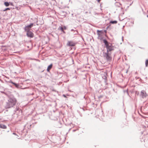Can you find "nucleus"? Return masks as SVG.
Masks as SVG:
<instances>
[{"mask_svg": "<svg viewBox=\"0 0 148 148\" xmlns=\"http://www.w3.org/2000/svg\"><path fill=\"white\" fill-rule=\"evenodd\" d=\"M16 102V99L13 96H10L9 97L8 101L6 103L5 107L6 108H10L13 107Z\"/></svg>", "mask_w": 148, "mask_h": 148, "instance_id": "nucleus-1", "label": "nucleus"}, {"mask_svg": "<svg viewBox=\"0 0 148 148\" xmlns=\"http://www.w3.org/2000/svg\"><path fill=\"white\" fill-rule=\"evenodd\" d=\"M111 54V52H108L107 51L106 52H103V57L108 61H110L112 60Z\"/></svg>", "mask_w": 148, "mask_h": 148, "instance_id": "nucleus-2", "label": "nucleus"}, {"mask_svg": "<svg viewBox=\"0 0 148 148\" xmlns=\"http://www.w3.org/2000/svg\"><path fill=\"white\" fill-rule=\"evenodd\" d=\"M107 51L108 52H111V51L114 50V47L112 45V44L110 43L109 45H107L106 46Z\"/></svg>", "mask_w": 148, "mask_h": 148, "instance_id": "nucleus-3", "label": "nucleus"}, {"mask_svg": "<svg viewBox=\"0 0 148 148\" xmlns=\"http://www.w3.org/2000/svg\"><path fill=\"white\" fill-rule=\"evenodd\" d=\"M147 96L146 92L144 90H142L140 92V96L143 98Z\"/></svg>", "mask_w": 148, "mask_h": 148, "instance_id": "nucleus-4", "label": "nucleus"}, {"mask_svg": "<svg viewBox=\"0 0 148 148\" xmlns=\"http://www.w3.org/2000/svg\"><path fill=\"white\" fill-rule=\"evenodd\" d=\"M27 31V35L28 37L32 38L33 37L34 34L33 33L29 30L26 31Z\"/></svg>", "mask_w": 148, "mask_h": 148, "instance_id": "nucleus-5", "label": "nucleus"}, {"mask_svg": "<svg viewBox=\"0 0 148 148\" xmlns=\"http://www.w3.org/2000/svg\"><path fill=\"white\" fill-rule=\"evenodd\" d=\"M33 25V23H31L29 25H27L25 26V31L29 30L30 28H32Z\"/></svg>", "mask_w": 148, "mask_h": 148, "instance_id": "nucleus-6", "label": "nucleus"}, {"mask_svg": "<svg viewBox=\"0 0 148 148\" xmlns=\"http://www.w3.org/2000/svg\"><path fill=\"white\" fill-rule=\"evenodd\" d=\"M97 34L99 36V37L101 38L103 34V32L101 30L100 31L99 30H97Z\"/></svg>", "mask_w": 148, "mask_h": 148, "instance_id": "nucleus-7", "label": "nucleus"}, {"mask_svg": "<svg viewBox=\"0 0 148 148\" xmlns=\"http://www.w3.org/2000/svg\"><path fill=\"white\" fill-rule=\"evenodd\" d=\"M67 45L69 46H73L75 45V43L72 41H69Z\"/></svg>", "mask_w": 148, "mask_h": 148, "instance_id": "nucleus-8", "label": "nucleus"}, {"mask_svg": "<svg viewBox=\"0 0 148 148\" xmlns=\"http://www.w3.org/2000/svg\"><path fill=\"white\" fill-rule=\"evenodd\" d=\"M52 64H51L49 65L47 67V71L49 72V71L52 68Z\"/></svg>", "mask_w": 148, "mask_h": 148, "instance_id": "nucleus-9", "label": "nucleus"}, {"mask_svg": "<svg viewBox=\"0 0 148 148\" xmlns=\"http://www.w3.org/2000/svg\"><path fill=\"white\" fill-rule=\"evenodd\" d=\"M103 41L105 45H106V46L107 45H109L110 44V43L108 42L107 40L106 39L103 40Z\"/></svg>", "mask_w": 148, "mask_h": 148, "instance_id": "nucleus-10", "label": "nucleus"}, {"mask_svg": "<svg viewBox=\"0 0 148 148\" xmlns=\"http://www.w3.org/2000/svg\"><path fill=\"white\" fill-rule=\"evenodd\" d=\"M0 127L3 129H6V126L5 125L1 124L0 125Z\"/></svg>", "mask_w": 148, "mask_h": 148, "instance_id": "nucleus-11", "label": "nucleus"}, {"mask_svg": "<svg viewBox=\"0 0 148 148\" xmlns=\"http://www.w3.org/2000/svg\"><path fill=\"white\" fill-rule=\"evenodd\" d=\"M115 5L116 6L120 7L121 4L119 3L116 2L115 3Z\"/></svg>", "mask_w": 148, "mask_h": 148, "instance_id": "nucleus-12", "label": "nucleus"}, {"mask_svg": "<svg viewBox=\"0 0 148 148\" xmlns=\"http://www.w3.org/2000/svg\"><path fill=\"white\" fill-rule=\"evenodd\" d=\"M117 22L116 21H111L110 22V23H111L112 24H116L117 23Z\"/></svg>", "mask_w": 148, "mask_h": 148, "instance_id": "nucleus-13", "label": "nucleus"}, {"mask_svg": "<svg viewBox=\"0 0 148 148\" xmlns=\"http://www.w3.org/2000/svg\"><path fill=\"white\" fill-rule=\"evenodd\" d=\"M12 84H13L17 88L18 87L19 85L18 84H16L15 83L12 82Z\"/></svg>", "mask_w": 148, "mask_h": 148, "instance_id": "nucleus-14", "label": "nucleus"}, {"mask_svg": "<svg viewBox=\"0 0 148 148\" xmlns=\"http://www.w3.org/2000/svg\"><path fill=\"white\" fill-rule=\"evenodd\" d=\"M4 4L6 6H8L9 5V3L7 2L4 3Z\"/></svg>", "mask_w": 148, "mask_h": 148, "instance_id": "nucleus-15", "label": "nucleus"}, {"mask_svg": "<svg viewBox=\"0 0 148 148\" xmlns=\"http://www.w3.org/2000/svg\"><path fill=\"white\" fill-rule=\"evenodd\" d=\"M145 65L146 67L148 66V60H146L145 62Z\"/></svg>", "mask_w": 148, "mask_h": 148, "instance_id": "nucleus-16", "label": "nucleus"}, {"mask_svg": "<svg viewBox=\"0 0 148 148\" xmlns=\"http://www.w3.org/2000/svg\"><path fill=\"white\" fill-rule=\"evenodd\" d=\"M60 29L62 31V32H63L64 33V32L63 30V28L62 27H60Z\"/></svg>", "mask_w": 148, "mask_h": 148, "instance_id": "nucleus-17", "label": "nucleus"}, {"mask_svg": "<svg viewBox=\"0 0 148 148\" xmlns=\"http://www.w3.org/2000/svg\"><path fill=\"white\" fill-rule=\"evenodd\" d=\"M10 10V8H5V9H4L3 10V11H6L8 10Z\"/></svg>", "mask_w": 148, "mask_h": 148, "instance_id": "nucleus-18", "label": "nucleus"}, {"mask_svg": "<svg viewBox=\"0 0 148 148\" xmlns=\"http://www.w3.org/2000/svg\"><path fill=\"white\" fill-rule=\"evenodd\" d=\"M10 82L12 83V82H13L11 80H10V81L8 82Z\"/></svg>", "mask_w": 148, "mask_h": 148, "instance_id": "nucleus-19", "label": "nucleus"}, {"mask_svg": "<svg viewBox=\"0 0 148 148\" xmlns=\"http://www.w3.org/2000/svg\"><path fill=\"white\" fill-rule=\"evenodd\" d=\"M97 1L98 2H99L100 1V0H97Z\"/></svg>", "mask_w": 148, "mask_h": 148, "instance_id": "nucleus-20", "label": "nucleus"}, {"mask_svg": "<svg viewBox=\"0 0 148 148\" xmlns=\"http://www.w3.org/2000/svg\"><path fill=\"white\" fill-rule=\"evenodd\" d=\"M104 32L105 33H106V30H104Z\"/></svg>", "mask_w": 148, "mask_h": 148, "instance_id": "nucleus-21", "label": "nucleus"}, {"mask_svg": "<svg viewBox=\"0 0 148 148\" xmlns=\"http://www.w3.org/2000/svg\"><path fill=\"white\" fill-rule=\"evenodd\" d=\"M18 108H17V107L16 108V110H18Z\"/></svg>", "mask_w": 148, "mask_h": 148, "instance_id": "nucleus-22", "label": "nucleus"}, {"mask_svg": "<svg viewBox=\"0 0 148 148\" xmlns=\"http://www.w3.org/2000/svg\"><path fill=\"white\" fill-rule=\"evenodd\" d=\"M63 96L64 97H66V96H65V95H63Z\"/></svg>", "mask_w": 148, "mask_h": 148, "instance_id": "nucleus-23", "label": "nucleus"}, {"mask_svg": "<svg viewBox=\"0 0 148 148\" xmlns=\"http://www.w3.org/2000/svg\"><path fill=\"white\" fill-rule=\"evenodd\" d=\"M122 41H123V37H122Z\"/></svg>", "mask_w": 148, "mask_h": 148, "instance_id": "nucleus-24", "label": "nucleus"}, {"mask_svg": "<svg viewBox=\"0 0 148 148\" xmlns=\"http://www.w3.org/2000/svg\"><path fill=\"white\" fill-rule=\"evenodd\" d=\"M13 134L16 135V134H15V133H13Z\"/></svg>", "mask_w": 148, "mask_h": 148, "instance_id": "nucleus-25", "label": "nucleus"}, {"mask_svg": "<svg viewBox=\"0 0 148 148\" xmlns=\"http://www.w3.org/2000/svg\"><path fill=\"white\" fill-rule=\"evenodd\" d=\"M87 13H88V12H85V13L86 14H87Z\"/></svg>", "mask_w": 148, "mask_h": 148, "instance_id": "nucleus-26", "label": "nucleus"}, {"mask_svg": "<svg viewBox=\"0 0 148 148\" xmlns=\"http://www.w3.org/2000/svg\"><path fill=\"white\" fill-rule=\"evenodd\" d=\"M64 29H66V27H64Z\"/></svg>", "mask_w": 148, "mask_h": 148, "instance_id": "nucleus-27", "label": "nucleus"}, {"mask_svg": "<svg viewBox=\"0 0 148 148\" xmlns=\"http://www.w3.org/2000/svg\"><path fill=\"white\" fill-rule=\"evenodd\" d=\"M75 131V130H73V131Z\"/></svg>", "mask_w": 148, "mask_h": 148, "instance_id": "nucleus-28", "label": "nucleus"}, {"mask_svg": "<svg viewBox=\"0 0 148 148\" xmlns=\"http://www.w3.org/2000/svg\"><path fill=\"white\" fill-rule=\"evenodd\" d=\"M73 29H71V31H73Z\"/></svg>", "mask_w": 148, "mask_h": 148, "instance_id": "nucleus-29", "label": "nucleus"}, {"mask_svg": "<svg viewBox=\"0 0 148 148\" xmlns=\"http://www.w3.org/2000/svg\"><path fill=\"white\" fill-rule=\"evenodd\" d=\"M147 17H148V15H147Z\"/></svg>", "mask_w": 148, "mask_h": 148, "instance_id": "nucleus-30", "label": "nucleus"}]
</instances>
